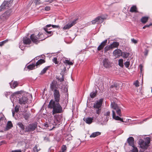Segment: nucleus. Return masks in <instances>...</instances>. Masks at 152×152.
Returning a JSON list of instances; mask_svg holds the SVG:
<instances>
[{
	"mask_svg": "<svg viewBox=\"0 0 152 152\" xmlns=\"http://www.w3.org/2000/svg\"><path fill=\"white\" fill-rule=\"evenodd\" d=\"M55 101L51 100L48 105L49 108L53 109V115L56 113H61L62 112V108L59 102L60 99V95L58 90L53 91Z\"/></svg>",
	"mask_w": 152,
	"mask_h": 152,
	"instance_id": "obj_1",
	"label": "nucleus"
},
{
	"mask_svg": "<svg viewBox=\"0 0 152 152\" xmlns=\"http://www.w3.org/2000/svg\"><path fill=\"white\" fill-rule=\"evenodd\" d=\"M110 106L113 110H112V116L113 119L116 121H120L124 122L122 118L118 116H116L115 112L117 114L120 116H122V114L120 108L115 102H111Z\"/></svg>",
	"mask_w": 152,
	"mask_h": 152,
	"instance_id": "obj_2",
	"label": "nucleus"
},
{
	"mask_svg": "<svg viewBox=\"0 0 152 152\" xmlns=\"http://www.w3.org/2000/svg\"><path fill=\"white\" fill-rule=\"evenodd\" d=\"M103 102V99H101L97 101L94 103L93 107L95 109L96 113L99 115L101 113L102 105Z\"/></svg>",
	"mask_w": 152,
	"mask_h": 152,
	"instance_id": "obj_3",
	"label": "nucleus"
},
{
	"mask_svg": "<svg viewBox=\"0 0 152 152\" xmlns=\"http://www.w3.org/2000/svg\"><path fill=\"white\" fill-rule=\"evenodd\" d=\"M150 139L149 137H146L145 140L140 139L139 141V144L140 147L143 149H146L149 146L150 142Z\"/></svg>",
	"mask_w": 152,
	"mask_h": 152,
	"instance_id": "obj_4",
	"label": "nucleus"
},
{
	"mask_svg": "<svg viewBox=\"0 0 152 152\" xmlns=\"http://www.w3.org/2000/svg\"><path fill=\"white\" fill-rule=\"evenodd\" d=\"M11 10H8L0 16V22L6 20L9 18L11 13Z\"/></svg>",
	"mask_w": 152,
	"mask_h": 152,
	"instance_id": "obj_5",
	"label": "nucleus"
},
{
	"mask_svg": "<svg viewBox=\"0 0 152 152\" xmlns=\"http://www.w3.org/2000/svg\"><path fill=\"white\" fill-rule=\"evenodd\" d=\"M12 2V0H10L9 1H4L0 7V12L5 9H7L10 7Z\"/></svg>",
	"mask_w": 152,
	"mask_h": 152,
	"instance_id": "obj_6",
	"label": "nucleus"
},
{
	"mask_svg": "<svg viewBox=\"0 0 152 152\" xmlns=\"http://www.w3.org/2000/svg\"><path fill=\"white\" fill-rule=\"evenodd\" d=\"M106 18L103 15L98 16L94 20H92L91 23L93 24H99L103 23L104 20Z\"/></svg>",
	"mask_w": 152,
	"mask_h": 152,
	"instance_id": "obj_7",
	"label": "nucleus"
},
{
	"mask_svg": "<svg viewBox=\"0 0 152 152\" xmlns=\"http://www.w3.org/2000/svg\"><path fill=\"white\" fill-rule=\"evenodd\" d=\"M41 36H42V34L39 33L36 36L34 34H33L31 35L30 38L33 42L37 44L39 42L38 39H40V37ZM43 40V39H40V40Z\"/></svg>",
	"mask_w": 152,
	"mask_h": 152,
	"instance_id": "obj_8",
	"label": "nucleus"
},
{
	"mask_svg": "<svg viewBox=\"0 0 152 152\" xmlns=\"http://www.w3.org/2000/svg\"><path fill=\"white\" fill-rule=\"evenodd\" d=\"M37 126L36 124H32L26 126L25 128V132H30L34 130Z\"/></svg>",
	"mask_w": 152,
	"mask_h": 152,
	"instance_id": "obj_9",
	"label": "nucleus"
},
{
	"mask_svg": "<svg viewBox=\"0 0 152 152\" xmlns=\"http://www.w3.org/2000/svg\"><path fill=\"white\" fill-rule=\"evenodd\" d=\"M77 20V19H75L73 21L68 23L67 24L63 27V29L64 30H66L70 28L76 23Z\"/></svg>",
	"mask_w": 152,
	"mask_h": 152,
	"instance_id": "obj_10",
	"label": "nucleus"
},
{
	"mask_svg": "<svg viewBox=\"0 0 152 152\" xmlns=\"http://www.w3.org/2000/svg\"><path fill=\"white\" fill-rule=\"evenodd\" d=\"M58 85L56 82L53 80L52 82L50 85V88L51 91H54L55 90H58Z\"/></svg>",
	"mask_w": 152,
	"mask_h": 152,
	"instance_id": "obj_11",
	"label": "nucleus"
},
{
	"mask_svg": "<svg viewBox=\"0 0 152 152\" xmlns=\"http://www.w3.org/2000/svg\"><path fill=\"white\" fill-rule=\"evenodd\" d=\"M28 99L25 96H23L19 99V103L20 104H25L27 102Z\"/></svg>",
	"mask_w": 152,
	"mask_h": 152,
	"instance_id": "obj_12",
	"label": "nucleus"
},
{
	"mask_svg": "<svg viewBox=\"0 0 152 152\" xmlns=\"http://www.w3.org/2000/svg\"><path fill=\"white\" fill-rule=\"evenodd\" d=\"M107 41V39H105L104 41L102 42L100 45L97 48V50L99 51H100L102 50L104 46L106 45Z\"/></svg>",
	"mask_w": 152,
	"mask_h": 152,
	"instance_id": "obj_13",
	"label": "nucleus"
},
{
	"mask_svg": "<svg viewBox=\"0 0 152 152\" xmlns=\"http://www.w3.org/2000/svg\"><path fill=\"white\" fill-rule=\"evenodd\" d=\"M113 54L114 56L117 57L121 56L122 52L121 50L117 49L114 51Z\"/></svg>",
	"mask_w": 152,
	"mask_h": 152,
	"instance_id": "obj_14",
	"label": "nucleus"
},
{
	"mask_svg": "<svg viewBox=\"0 0 152 152\" xmlns=\"http://www.w3.org/2000/svg\"><path fill=\"white\" fill-rule=\"evenodd\" d=\"M51 26V24L47 25L46 27L44 28V29L46 32L47 34H50V36H51L53 34V32L51 31H48V30H50V28L48 29V28Z\"/></svg>",
	"mask_w": 152,
	"mask_h": 152,
	"instance_id": "obj_15",
	"label": "nucleus"
},
{
	"mask_svg": "<svg viewBox=\"0 0 152 152\" xmlns=\"http://www.w3.org/2000/svg\"><path fill=\"white\" fill-rule=\"evenodd\" d=\"M127 141L129 145L131 146H133L134 145V138L133 137H131L127 139Z\"/></svg>",
	"mask_w": 152,
	"mask_h": 152,
	"instance_id": "obj_16",
	"label": "nucleus"
},
{
	"mask_svg": "<svg viewBox=\"0 0 152 152\" xmlns=\"http://www.w3.org/2000/svg\"><path fill=\"white\" fill-rule=\"evenodd\" d=\"M103 65L106 68L109 67L110 64L108 59L105 58L103 60Z\"/></svg>",
	"mask_w": 152,
	"mask_h": 152,
	"instance_id": "obj_17",
	"label": "nucleus"
},
{
	"mask_svg": "<svg viewBox=\"0 0 152 152\" xmlns=\"http://www.w3.org/2000/svg\"><path fill=\"white\" fill-rule=\"evenodd\" d=\"M31 42L30 39L26 37H24L23 39V43L26 45H29L31 43Z\"/></svg>",
	"mask_w": 152,
	"mask_h": 152,
	"instance_id": "obj_18",
	"label": "nucleus"
},
{
	"mask_svg": "<svg viewBox=\"0 0 152 152\" xmlns=\"http://www.w3.org/2000/svg\"><path fill=\"white\" fill-rule=\"evenodd\" d=\"M112 49L117 48L119 45V43L116 42H113L112 44L110 45Z\"/></svg>",
	"mask_w": 152,
	"mask_h": 152,
	"instance_id": "obj_19",
	"label": "nucleus"
},
{
	"mask_svg": "<svg viewBox=\"0 0 152 152\" xmlns=\"http://www.w3.org/2000/svg\"><path fill=\"white\" fill-rule=\"evenodd\" d=\"M110 88L111 89L112 88H114L116 90H118L119 89L120 87L117 83H114L111 86Z\"/></svg>",
	"mask_w": 152,
	"mask_h": 152,
	"instance_id": "obj_20",
	"label": "nucleus"
},
{
	"mask_svg": "<svg viewBox=\"0 0 152 152\" xmlns=\"http://www.w3.org/2000/svg\"><path fill=\"white\" fill-rule=\"evenodd\" d=\"M93 120V118L90 117L86 118L84 119V121H85L86 123L89 124H91Z\"/></svg>",
	"mask_w": 152,
	"mask_h": 152,
	"instance_id": "obj_21",
	"label": "nucleus"
},
{
	"mask_svg": "<svg viewBox=\"0 0 152 152\" xmlns=\"http://www.w3.org/2000/svg\"><path fill=\"white\" fill-rule=\"evenodd\" d=\"M101 134L100 132H95L93 133L90 135V137H95L96 136L99 135Z\"/></svg>",
	"mask_w": 152,
	"mask_h": 152,
	"instance_id": "obj_22",
	"label": "nucleus"
},
{
	"mask_svg": "<svg viewBox=\"0 0 152 152\" xmlns=\"http://www.w3.org/2000/svg\"><path fill=\"white\" fill-rule=\"evenodd\" d=\"M148 17H143L141 19V21L143 24H145L148 21Z\"/></svg>",
	"mask_w": 152,
	"mask_h": 152,
	"instance_id": "obj_23",
	"label": "nucleus"
},
{
	"mask_svg": "<svg viewBox=\"0 0 152 152\" xmlns=\"http://www.w3.org/2000/svg\"><path fill=\"white\" fill-rule=\"evenodd\" d=\"M45 62V61L43 59H40L38 60V61L36 63V66H38L39 65Z\"/></svg>",
	"mask_w": 152,
	"mask_h": 152,
	"instance_id": "obj_24",
	"label": "nucleus"
},
{
	"mask_svg": "<svg viewBox=\"0 0 152 152\" xmlns=\"http://www.w3.org/2000/svg\"><path fill=\"white\" fill-rule=\"evenodd\" d=\"M11 87L12 88H15L18 85V83L17 81H15L12 85L11 83H10Z\"/></svg>",
	"mask_w": 152,
	"mask_h": 152,
	"instance_id": "obj_25",
	"label": "nucleus"
},
{
	"mask_svg": "<svg viewBox=\"0 0 152 152\" xmlns=\"http://www.w3.org/2000/svg\"><path fill=\"white\" fill-rule=\"evenodd\" d=\"M130 11L131 12H137V11L136 6H132L130 9Z\"/></svg>",
	"mask_w": 152,
	"mask_h": 152,
	"instance_id": "obj_26",
	"label": "nucleus"
},
{
	"mask_svg": "<svg viewBox=\"0 0 152 152\" xmlns=\"http://www.w3.org/2000/svg\"><path fill=\"white\" fill-rule=\"evenodd\" d=\"M12 126V124L11 121H9L7 125L6 129L8 130Z\"/></svg>",
	"mask_w": 152,
	"mask_h": 152,
	"instance_id": "obj_27",
	"label": "nucleus"
},
{
	"mask_svg": "<svg viewBox=\"0 0 152 152\" xmlns=\"http://www.w3.org/2000/svg\"><path fill=\"white\" fill-rule=\"evenodd\" d=\"M50 67V66H48L45 67V68L43 69L41 71L40 74H43L45 73L48 70V69Z\"/></svg>",
	"mask_w": 152,
	"mask_h": 152,
	"instance_id": "obj_28",
	"label": "nucleus"
},
{
	"mask_svg": "<svg viewBox=\"0 0 152 152\" xmlns=\"http://www.w3.org/2000/svg\"><path fill=\"white\" fill-rule=\"evenodd\" d=\"M111 49H112L110 45H107L104 48V52L105 53L107 52Z\"/></svg>",
	"mask_w": 152,
	"mask_h": 152,
	"instance_id": "obj_29",
	"label": "nucleus"
},
{
	"mask_svg": "<svg viewBox=\"0 0 152 152\" xmlns=\"http://www.w3.org/2000/svg\"><path fill=\"white\" fill-rule=\"evenodd\" d=\"M19 107L17 106H16L14 110H12L13 116L14 115L15 112H18L19 111Z\"/></svg>",
	"mask_w": 152,
	"mask_h": 152,
	"instance_id": "obj_30",
	"label": "nucleus"
},
{
	"mask_svg": "<svg viewBox=\"0 0 152 152\" xmlns=\"http://www.w3.org/2000/svg\"><path fill=\"white\" fill-rule=\"evenodd\" d=\"M65 139L66 140L69 141L72 140V136L70 134H68L65 137Z\"/></svg>",
	"mask_w": 152,
	"mask_h": 152,
	"instance_id": "obj_31",
	"label": "nucleus"
},
{
	"mask_svg": "<svg viewBox=\"0 0 152 152\" xmlns=\"http://www.w3.org/2000/svg\"><path fill=\"white\" fill-rule=\"evenodd\" d=\"M17 125L22 130H24L25 128L21 122H19Z\"/></svg>",
	"mask_w": 152,
	"mask_h": 152,
	"instance_id": "obj_32",
	"label": "nucleus"
},
{
	"mask_svg": "<svg viewBox=\"0 0 152 152\" xmlns=\"http://www.w3.org/2000/svg\"><path fill=\"white\" fill-rule=\"evenodd\" d=\"M23 115L26 120H27L29 116V114L26 113H23Z\"/></svg>",
	"mask_w": 152,
	"mask_h": 152,
	"instance_id": "obj_33",
	"label": "nucleus"
},
{
	"mask_svg": "<svg viewBox=\"0 0 152 152\" xmlns=\"http://www.w3.org/2000/svg\"><path fill=\"white\" fill-rule=\"evenodd\" d=\"M123 62V59H120L118 60V64L121 67H123L124 66Z\"/></svg>",
	"mask_w": 152,
	"mask_h": 152,
	"instance_id": "obj_34",
	"label": "nucleus"
},
{
	"mask_svg": "<svg viewBox=\"0 0 152 152\" xmlns=\"http://www.w3.org/2000/svg\"><path fill=\"white\" fill-rule=\"evenodd\" d=\"M129 54L128 53H126V52H122V55L121 56L123 58H127L129 56Z\"/></svg>",
	"mask_w": 152,
	"mask_h": 152,
	"instance_id": "obj_35",
	"label": "nucleus"
},
{
	"mask_svg": "<svg viewBox=\"0 0 152 152\" xmlns=\"http://www.w3.org/2000/svg\"><path fill=\"white\" fill-rule=\"evenodd\" d=\"M35 66V65L34 64H31L27 66V68L29 69L32 70L34 69Z\"/></svg>",
	"mask_w": 152,
	"mask_h": 152,
	"instance_id": "obj_36",
	"label": "nucleus"
},
{
	"mask_svg": "<svg viewBox=\"0 0 152 152\" xmlns=\"http://www.w3.org/2000/svg\"><path fill=\"white\" fill-rule=\"evenodd\" d=\"M132 147V152H138V150L137 147L134 146V145Z\"/></svg>",
	"mask_w": 152,
	"mask_h": 152,
	"instance_id": "obj_37",
	"label": "nucleus"
},
{
	"mask_svg": "<svg viewBox=\"0 0 152 152\" xmlns=\"http://www.w3.org/2000/svg\"><path fill=\"white\" fill-rule=\"evenodd\" d=\"M64 63L67 64L69 65H72L73 64V63L72 62L70 61H69L67 60H65L64 61Z\"/></svg>",
	"mask_w": 152,
	"mask_h": 152,
	"instance_id": "obj_38",
	"label": "nucleus"
},
{
	"mask_svg": "<svg viewBox=\"0 0 152 152\" xmlns=\"http://www.w3.org/2000/svg\"><path fill=\"white\" fill-rule=\"evenodd\" d=\"M8 41V39H7L5 40H4L2 42H0V46H3L5 43L7 42Z\"/></svg>",
	"mask_w": 152,
	"mask_h": 152,
	"instance_id": "obj_39",
	"label": "nucleus"
},
{
	"mask_svg": "<svg viewBox=\"0 0 152 152\" xmlns=\"http://www.w3.org/2000/svg\"><path fill=\"white\" fill-rule=\"evenodd\" d=\"M52 61L53 62L55 63V64H57L58 62L57 61V59L56 57H54L52 59Z\"/></svg>",
	"mask_w": 152,
	"mask_h": 152,
	"instance_id": "obj_40",
	"label": "nucleus"
},
{
	"mask_svg": "<svg viewBox=\"0 0 152 152\" xmlns=\"http://www.w3.org/2000/svg\"><path fill=\"white\" fill-rule=\"evenodd\" d=\"M61 89L62 91H63V92H66L68 91V89L67 87H62V88H61Z\"/></svg>",
	"mask_w": 152,
	"mask_h": 152,
	"instance_id": "obj_41",
	"label": "nucleus"
},
{
	"mask_svg": "<svg viewBox=\"0 0 152 152\" xmlns=\"http://www.w3.org/2000/svg\"><path fill=\"white\" fill-rule=\"evenodd\" d=\"M96 95V93L95 92H91L90 94V96L91 98H94Z\"/></svg>",
	"mask_w": 152,
	"mask_h": 152,
	"instance_id": "obj_42",
	"label": "nucleus"
},
{
	"mask_svg": "<svg viewBox=\"0 0 152 152\" xmlns=\"http://www.w3.org/2000/svg\"><path fill=\"white\" fill-rule=\"evenodd\" d=\"M129 61H126L124 63V64L126 68H128L130 65Z\"/></svg>",
	"mask_w": 152,
	"mask_h": 152,
	"instance_id": "obj_43",
	"label": "nucleus"
},
{
	"mask_svg": "<svg viewBox=\"0 0 152 152\" xmlns=\"http://www.w3.org/2000/svg\"><path fill=\"white\" fill-rule=\"evenodd\" d=\"M66 149V147L65 145H63L62 146L61 150L62 151H63V152H65Z\"/></svg>",
	"mask_w": 152,
	"mask_h": 152,
	"instance_id": "obj_44",
	"label": "nucleus"
},
{
	"mask_svg": "<svg viewBox=\"0 0 152 152\" xmlns=\"http://www.w3.org/2000/svg\"><path fill=\"white\" fill-rule=\"evenodd\" d=\"M39 150V149H37V146H35L34 147L33 150L34 152H37Z\"/></svg>",
	"mask_w": 152,
	"mask_h": 152,
	"instance_id": "obj_45",
	"label": "nucleus"
},
{
	"mask_svg": "<svg viewBox=\"0 0 152 152\" xmlns=\"http://www.w3.org/2000/svg\"><path fill=\"white\" fill-rule=\"evenodd\" d=\"M139 82L137 80H136L134 83V84L137 87L139 86Z\"/></svg>",
	"mask_w": 152,
	"mask_h": 152,
	"instance_id": "obj_46",
	"label": "nucleus"
},
{
	"mask_svg": "<svg viewBox=\"0 0 152 152\" xmlns=\"http://www.w3.org/2000/svg\"><path fill=\"white\" fill-rule=\"evenodd\" d=\"M131 40L132 42L133 43H134L135 44H136L137 43V41L136 40H135L134 38L132 39H131Z\"/></svg>",
	"mask_w": 152,
	"mask_h": 152,
	"instance_id": "obj_47",
	"label": "nucleus"
},
{
	"mask_svg": "<svg viewBox=\"0 0 152 152\" xmlns=\"http://www.w3.org/2000/svg\"><path fill=\"white\" fill-rule=\"evenodd\" d=\"M152 24L151 23H150L149 24V25H145V26H144L142 28L143 29H145L146 28V27H149L150 26H152Z\"/></svg>",
	"mask_w": 152,
	"mask_h": 152,
	"instance_id": "obj_48",
	"label": "nucleus"
},
{
	"mask_svg": "<svg viewBox=\"0 0 152 152\" xmlns=\"http://www.w3.org/2000/svg\"><path fill=\"white\" fill-rule=\"evenodd\" d=\"M51 26H52V27H53V28H59L60 27L58 25H51Z\"/></svg>",
	"mask_w": 152,
	"mask_h": 152,
	"instance_id": "obj_49",
	"label": "nucleus"
},
{
	"mask_svg": "<svg viewBox=\"0 0 152 152\" xmlns=\"http://www.w3.org/2000/svg\"><path fill=\"white\" fill-rule=\"evenodd\" d=\"M11 152H22V151L20 149H19L12 151Z\"/></svg>",
	"mask_w": 152,
	"mask_h": 152,
	"instance_id": "obj_50",
	"label": "nucleus"
},
{
	"mask_svg": "<svg viewBox=\"0 0 152 152\" xmlns=\"http://www.w3.org/2000/svg\"><path fill=\"white\" fill-rule=\"evenodd\" d=\"M110 115V112L108 111L105 113L104 115L107 116H109Z\"/></svg>",
	"mask_w": 152,
	"mask_h": 152,
	"instance_id": "obj_51",
	"label": "nucleus"
},
{
	"mask_svg": "<svg viewBox=\"0 0 152 152\" xmlns=\"http://www.w3.org/2000/svg\"><path fill=\"white\" fill-rule=\"evenodd\" d=\"M148 53V51L147 50H145L144 52V55L146 56L147 55Z\"/></svg>",
	"mask_w": 152,
	"mask_h": 152,
	"instance_id": "obj_52",
	"label": "nucleus"
},
{
	"mask_svg": "<svg viewBox=\"0 0 152 152\" xmlns=\"http://www.w3.org/2000/svg\"><path fill=\"white\" fill-rule=\"evenodd\" d=\"M45 10L48 11L50 10V8L49 7H45Z\"/></svg>",
	"mask_w": 152,
	"mask_h": 152,
	"instance_id": "obj_53",
	"label": "nucleus"
},
{
	"mask_svg": "<svg viewBox=\"0 0 152 152\" xmlns=\"http://www.w3.org/2000/svg\"><path fill=\"white\" fill-rule=\"evenodd\" d=\"M58 80L60 82L63 81L64 80V79L63 76L61 78H59L58 79Z\"/></svg>",
	"mask_w": 152,
	"mask_h": 152,
	"instance_id": "obj_54",
	"label": "nucleus"
},
{
	"mask_svg": "<svg viewBox=\"0 0 152 152\" xmlns=\"http://www.w3.org/2000/svg\"><path fill=\"white\" fill-rule=\"evenodd\" d=\"M40 0H35V3L37 4H40V2H39V1Z\"/></svg>",
	"mask_w": 152,
	"mask_h": 152,
	"instance_id": "obj_55",
	"label": "nucleus"
},
{
	"mask_svg": "<svg viewBox=\"0 0 152 152\" xmlns=\"http://www.w3.org/2000/svg\"><path fill=\"white\" fill-rule=\"evenodd\" d=\"M10 94V92H7V93L6 94H5V96L6 97H7L8 95Z\"/></svg>",
	"mask_w": 152,
	"mask_h": 152,
	"instance_id": "obj_56",
	"label": "nucleus"
},
{
	"mask_svg": "<svg viewBox=\"0 0 152 152\" xmlns=\"http://www.w3.org/2000/svg\"><path fill=\"white\" fill-rule=\"evenodd\" d=\"M44 126L46 127H47L48 126V125L47 124H44Z\"/></svg>",
	"mask_w": 152,
	"mask_h": 152,
	"instance_id": "obj_57",
	"label": "nucleus"
},
{
	"mask_svg": "<svg viewBox=\"0 0 152 152\" xmlns=\"http://www.w3.org/2000/svg\"><path fill=\"white\" fill-rule=\"evenodd\" d=\"M57 121L56 120H55V121H54V123H53V125H56V123H55V121Z\"/></svg>",
	"mask_w": 152,
	"mask_h": 152,
	"instance_id": "obj_58",
	"label": "nucleus"
},
{
	"mask_svg": "<svg viewBox=\"0 0 152 152\" xmlns=\"http://www.w3.org/2000/svg\"><path fill=\"white\" fill-rule=\"evenodd\" d=\"M142 66L141 65H140V68H141L140 69H141V68H142Z\"/></svg>",
	"mask_w": 152,
	"mask_h": 152,
	"instance_id": "obj_59",
	"label": "nucleus"
},
{
	"mask_svg": "<svg viewBox=\"0 0 152 152\" xmlns=\"http://www.w3.org/2000/svg\"><path fill=\"white\" fill-rule=\"evenodd\" d=\"M59 152H64L63 151H62L61 150L59 151Z\"/></svg>",
	"mask_w": 152,
	"mask_h": 152,
	"instance_id": "obj_60",
	"label": "nucleus"
},
{
	"mask_svg": "<svg viewBox=\"0 0 152 152\" xmlns=\"http://www.w3.org/2000/svg\"><path fill=\"white\" fill-rule=\"evenodd\" d=\"M144 152V151H141V152Z\"/></svg>",
	"mask_w": 152,
	"mask_h": 152,
	"instance_id": "obj_61",
	"label": "nucleus"
},
{
	"mask_svg": "<svg viewBox=\"0 0 152 152\" xmlns=\"http://www.w3.org/2000/svg\"><path fill=\"white\" fill-rule=\"evenodd\" d=\"M1 118H0V121L1 120Z\"/></svg>",
	"mask_w": 152,
	"mask_h": 152,
	"instance_id": "obj_62",
	"label": "nucleus"
},
{
	"mask_svg": "<svg viewBox=\"0 0 152 152\" xmlns=\"http://www.w3.org/2000/svg\"><path fill=\"white\" fill-rule=\"evenodd\" d=\"M151 92L152 93V89H151Z\"/></svg>",
	"mask_w": 152,
	"mask_h": 152,
	"instance_id": "obj_63",
	"label": "nucleus"
}]
</instances>
